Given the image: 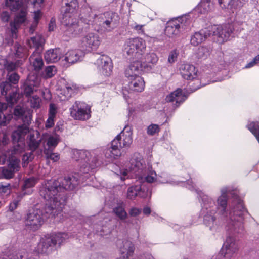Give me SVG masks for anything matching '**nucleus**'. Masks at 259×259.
<instances>
[{
	"mask_svg": "<svg viewBox=\"0 0 259 259\" xmlns=\"http://www.w3.org/2000/svg\"><path fill=\"white\" fill-rule=\"evenodd\" d=\"M221 194L217 203L221 219L226 223V228L232 233H241L245 216L248 213L242 201L228 187L221 189Z\"/></svg>",
	"mask_w": 259,
	"mask_h": 259,
	"instance_id": "obj_1",
	"label": "nucleus"
},
{
	"mask_svg": "<svg viewBox=\"0 0 259 259\" xmlns=\"http://www.w3.org/2000/svg\"><path fill=\"white\" fill-rule=\"evenodd\" d=\"M80 181V177L78 174L65 176L60 181L50 180L40 188L39 193L47 201L52 202L56 205L58 210H62L66 200L65 190H74Z\"/></svg>",
	"mask_w": 259,
	"mask_h": 259,
	"instance_id": "obj_2",
	"label": "nucleus"
},
{
	"mask_svg": "<svg viewBox=\"0 0 259 259\" xmlns=\"http://www.w3.org/2000/svg\"><path fill=\"white\" fill-rule=\"evenodd\" d=\"M28 134L26 143L29 149L31 151L29 153L23 155L22 158L23 166H26L30 161L34 157L33 152L35 151L43 141L42 135L40 136V133L37 130H30L27 125L19 126L12 134V138L14 141H18L24 139L26 134Z\"/></svg>",
	"mask_w": 259,
	"mask_h": 259,
	"instance_id": "obj_3",
	"label": "nucleus"
},
{
	"mask_svg": "<svg viewBox=\"0 0 259 259\" xmlns=\"http://www.w3.org/2000/svg\"><path fill=\"white\" fill-rule=\"evenodd\" d=\"M5 6L12 12L19 11L14 20L10 23V29L7 32V36L5 38L6 43L12 45L13 39L17 37L18 29L26 19L27 9L23 5L22 0H5Z\"/></svg>",
	"mask_w": 259,
	"mask_h": 259,
	"instance_id": "obj_4",
	"label": "nucleus"
},
{
	"mask_svg": "<svg viewBox=\"0 0 259 259\" xmlns=\"http://www.w3.org/2000/svg\"><path fill=\"white\" fill-rule=\"evenodd\" d=\"M58 208L54 203L48 201L42 209L35 208L30 210L25 219L26 226L33 231L38 230L46 219L55 217L62 211L61 210H58Z\"/></svg>",
	"mask_w": 259,
	"mask_h": 259,
	"instance_id": "obj_5",
	"label": "nucleus"
},
{
	"mask_svg": "<svg viewBox=\"0 0 259 259\" xmlns=\"http://www.w3.org/2000/svg\"><path fill=\"white\" fill-rule=\"evenodd\" d=\"M133 142L131 127L124 128L111 141L110 147L105 151V156L108 158L120 156L125 149H128Z\"/></svg>",
	"mask_w": 259,
	"mask_h": 259,
	"instance_id": "obj_6",
	"label": "nucleus"
},
{
	"mask_svg": "<svg viewBox=\"0 0 259 259\" xmlns=\"http://www.w3.org/2000/svg\"><path fill=\"white\" fill-rule=\"evenodd\" d=\"M66 9L63 15L62 23L65 26L64 35L69 37H74L83 33V27L72 18V14L78 7L77 0H68L65 3Z\"/></svg>",
	"mask_w": 259,
	"mask_h": 259,
	"instance_id": "obj_7",
	"label": "nucleus"
},
{
	"mask_svg": "<svg viewBox=\"0 0 259 259\" xmlns=\"http://www.w3.org/2000/svg\"><path fill=\"white\" fill-rule=\"evenodd\" d=\"M72 158L80 164L81 172L88 174L91 169H94L100 164V160L94 152L84 150L74 149L72 150Z\"/></svg>",
	"mask_w": 259,
	"mask_h": 259,
	"instance_id": "obj_8",
	"label": "nucleus"
},
{
	"mask_svg": "<svg viewBox=\"0 0 259 259\" xmlns=\"http://www.w3.org/2000/svg\"><path fill=\"white\" fill-rule=\"evenodd\" d=\"M143 71V65L141 62L133 61L125 70V75L128 79L130 90L142 92L145 86L144 81L139 74Z\"/></svg>",
	"mask_w": 259,
	"mask_h": 259,
	"instance_id": "obj_9",
	"label": "nucleus"
},
{
	"mask_svg": "<svg viewBox=\"0 0 259 259\" xmlns=\"http://www.w3.org/2000/svg\"><path fill=\"white\" fill-rule=\"evenodd\" d=\"M202 201V212L204 215V223L211 230H215L218 228V223L216 220L214 214L215 210L212 209L214 207V202L207 195H204L201 191L197 192Z\"/></svg>",
	"mask_w": 259,
	"mask_h": 259,
	"instance_id": "obj_10",
	"label": "nucleus"
},
{
	"mask_svg": "<svg viewBox=\"0 0 259 259\" xmlns=\"http://www.w3.org/2000/svg\"><path fill=\"white\" fill-rule=\"evenodd\" d=\"M68 238L66 233H57L42 237L38 244V250L42 254H48L54 249L56 244L60 245Z\"/></svg>",
	"mask_w": 259,
	"mask_h": 259,
	"instance_id": "obj_11",
	"label": "nucleus"
},
{
	"mask_svg": "<svg viewBox=\"0 0 259 259\" xmlns=\"http://www.w3.org/2000/svg\"><path fill=\"white\" fill-rule=\"evenodd\" d=\"M146 44L140 38H130L124 45V53L129 59H139L145 52Z\"/></svg>",
	"mask_w": 259,
	"mask_h": 259,
	"instance_id": "obj_12",
	"label": "nucleus"
},
{
	"mask_svg": "<svg viewBox=\"0 0 259 259\" xmlns=\"http://www.w3.org/2000/svg\"><path fill=\"white\" fill-rule=\"evenodd\" d=\"M210 37H213V39L219 44H222L227 41L233 32L231 25H213L208 26Z\"/></svg>",
	"mask_w": 259,
	"mask_h": 259,
	"instance_id": "obj_13",
	"label": "nucleus"
},
{
	"mask_svg": "<svg viewBox=\"0 0 259 259\" xmlns=\"http://www.w3.org/2000/svg\"><path fill=\"white\" fill-rule=\"evenodd\" d=\"M100 18L101 30L105 32H110L114 30L117 26L120 20L118 14L111 11L105 12Z\"/></svg>",
	"mask_w": 259,
	"mask_h": 259,
	"instance_id": "obj_14",
	"label": "nucleus"
},
{
	"mask_svg": "<svg viewBox=\"0 0 259 259\" xmlns=\"http://www.w3.org/2000/svg\"><path fill=\"white\" fill-rule=\"evenodd\" d=\"M180 74L182 77L188 80L194 81L196 85H190L192 91H195L200 88V81L198 79L197 70L193 65L183 64L179 68Z\"/></svg>",
	"mask_w": 259,
	"mask_h": 259,
	"instance_id": "obj_15",
	"label": "nucleus"
},
{
	"mask_svg": "<svg viewBox=\"0 0 259 259\" xmlns=\"http://www.w3.org/2000/svg\"><path fill=\"white\" fill-rule=\"evenodd\" d=\"M71 116L76 120H85L91 117L90 107L86 103L76 101L70 108Z\"/></svg>",
	"mask_w": 259,
	"mask_h": 259,
	"instance_id": "obj_16",
	"label": "nucleus"
},
{
	"mask_svg": "<svg viewBox=\"0 0 259 259\" xmlns=\"http://www.w3.org/2000/svg\"><path fill=\"white\" fill-rule=\"evenodd\" d=\"M238 245L235 239L232 237L226 238L225 242L216 259H231L238 251Z\"/></svg>",
	"mask_w": 259,
	"mask_h": 259,
	"instance_id": "obj_17",
	"label": "nucleus"
},
{
	"mask_svg": "<svg viewBox=\"0 0 259 259\" xmlns=\"http://www.w3.org/2000/svg\"><path fill=\"white\" fill-rule=\"evenodd\" d=\"M101 43L98 34L95 33H89L82 38L80 46L88 52L97 49Z\"/></svg>",
	"mask_w": 259,
	"mask_h": 259,
	"instance_id": "obj_18",
	"label": "nucleus"
},
{
	"mask_svg": "<svg viewBox=\"0 0 259 259\" xmlns=\"http://www.w3.org/2000/svg\"><path fill=\"white\" fill-rule=\"evenodd\" d=\"M20 161L14 157L9 162L7 166L0 167V172L2 179H10L14 177L15 173L20 168Z\"/></svg>",
	"mask_w": 259,
	"mask_h": 259,
	"instance_id": "obj_19",
	"label": "nucleus"
},
{
	"mask_svg": "<svg viewBox=\"0 0 259 259\" xmlns=\"http://www.w3.org/2000/svg\"><path fill=\"white\" fill-rule=\"evenodd\" d=\"M1 94L5 96L8 104L12 106L17 101L18 95L16 90L12 88V85L8 82H3L1 84Z\"/></svg>",
	"mask_w": 259,
	"mask_h": 259,
	"instance_id": "obj_20",
	"label": "nucleus"
},
{
	"mask_svg": "<svg viewBox=\"0 0 259 259\" xmlns=\"http://www.w3.org/2000/svg\"><path fill=\"white\" fill-rule=\"evenodd\" d=\"M144 161L141 156H134L130 160V171L136 176L143 178L146 169Z\"/></svg>",
	"mask_w": 259,
	"mask_h": 259,
	"instance_id": "obj_21",
	"label": "nucleus"
},
{
	"mask_svg": "<svg viewBox=\"0 0 259 259\" xmlns=\"http://www.w3.org/2000/svg\"><path fill=\"white\" fill-rule=\"evenodd\" d=\"M96 64L101 72L105 76H109L112 71V61L107 55H101L97 59Z\"/></svg>",
	"mask_w": 259,
	"mask_h": 259,
	"instance_id": "obj_22",
	"label": "nucleus"
},
{
	"mask_svg": "<svg viewBox=\"0 0 259 259\" xmlns=\"http://www.w3.org/2000/svg\"><path fill=\"white\" fill-rule=\"evenodd\" d=\"M39 80L35 77H29L21 87L23 94L26 97L29 98L38 90Z\"/></svg>",
	"mask_w": 259,
	"mask_h": 259,
	"instance_id": "obj_23",
	"label": "nucleus"
},
{
	"mask_svg": "<svg viewBox=\"0 0 259 259\" xmlns=\"http://www.w3.org/2000/svg\"><path fill=\"white\" fill-rule=\"evenodd\" d=\"M187 98L181 89H177L176 90L171 92L165 97V101L167 102H171L175 103L173 105V107L176 109L180 106Z\"/></svg>",
	"mask_w": 259,
	"mask_h": 259,
	"instance_id": "obj_24",
	"label": "nucleus"
},
{
	"mask_svg": "<svg viewBox=\"0 0 259 259\" xmlns=\"http://www.w3.org/2000/svg\"><path fill=\"white\" fill-rule=\"evenodd\" d=\"M14 116L18 120L20 119L24 123L23 125H29L31 123V115L30 111L21 106H17L14 110Z\"/></svg>",
	"mask_w": 259,
	"mask_h": 259,
	"instance_id": "obj_25",
	"label": "nucleus"
},
{
	"mask_svg": "<svg viewBox=\"0 0 259 259\" xmlns=\"http://www.w3.org/2000/svg\"><path fill=\"white\" fill-rule=\"evenodd\" d=\"M113 212L121 222L127 225L133 223V219H127L128 214L125 210V205L123 203L115 206L113 209Z\"/></svg>",
	"mask_w": 259,
	"mask_h": 259,
	"instance_id": "obj_26",
	"label": "nucleus"
},
{
	"mask_svg": "<svg viewBox=\"0 0 259 259\" xmlns=\"http://www.w3.org/2000/svg\"><path fill=\"white\" fill-rule=\"evenodd\" d=\"M42 138L44 142H46V145H44V147L46 146L47 149L51 151L54 150L60 141V137L57 134L50 135L44 133L42 134Z\"/></svg>",
	"mask_w": 259,
	"mask_h": 259,
	"instance_id": "obj_27",
	"label": "nucleus"
},
{
	"mask_svg": "<svg viewBox=\"0 0 259 259\" xmlns=\"http://www.w3.org/2000/svg\"><path fill=\"white\" fill-rule=\"evenodd\" d=\"M178 21H169L165 29V33L169 37L175 38L179 35L181 30L179 28Z\"/></svg>",
	"mask_w": 259,
	"mask_h": 259,
	"instance_id": "obj_28",
	"label": "nucleus"
},
{
	"mask_svg": "<svg viewBox=\"0 0 259 259\" xmlns=\"http://www.w3.org/2000/svg\"><path fill=\"white\" fill-rule=\"evenodd\" d=\"M29 62L35 71L38 72L41 70L44 66V61L41 52H34L29 58Z\"/></svg>",
	"mask_w": 259,
	"mask_h": 259,
	"instance_id": "obj_29",
	"label": "nucleus"
},
{
	"mask_svg": "<svg viewBox=\"0 0 259 259\" xmlns=\"http://www.w3.org/2000/svg\"><path fill=\"white\" fill-rule=\"evenodd\" d=\"M84 55V53L80 50H72L66 53L65 60L68 63L73 64L81 60Z\"/></svg>",
	"mask_w": 259,
	"mask_h": 259,
	"instance_id": "obj_30",
	"label": "nucleus"
},
{
	"mask_svg": "<svg viewBox=\"0 0 259 259\" xmlns=\"http://www.w3.org/2000/svg\"><path fill=\"white\" fill-rule=\"evenodd\" d=\"M208 37H210V33L208 31V27L204 30H201L199 32H196L191 37V43L193 46H196L205 41Z\"/></svg>",
	"mask_w": 259,
	"mask_h": 259,
	"instance_id": "obj_31",
	"label": "nucleus"
},
{
	"mask_svg": "<svg viewBox=\"0 0 259 259\" xmlns=\"http://www.w3.org/2000/svg\"><path fill=\"white\" fill-rule=\"evenodd\" d=\"M119 248L120 251L124 257L129 259L130 257L133 255L135 246L132 242L128 240H124L122 241V246Z\"/></svg>",
	"mask_w": 259,
	"mask_h": 259,
	"instance_id": "obj_32",
	"label": "nucleus"
},
{
	"mask_svg": "<svg viewBox=\"0 0 259 259\" xmlns=\"http://www.w3.org/2000/svg\"><path fill=\"white\" fill-rule=\"evenodd\" d=\"M61 57L59 49L55 48L48 50L45 55V59L47 62L54 63L57 62Z\"/></svg>",
	"mask_w": 259,
	"mask_h": 259,
	"instance_id": "obj_33",
	"label": "nucleus"
},
{
	"mask_svg": "<svg viewBox=\"0 0 259 259\" xmlns=\"http://www.w3.org/2000/svg\"><path fill=\"white\" fill-rule=\"evenodd\" d=\"M44 43V39L40 35H36L34 37H31L30 40H28V45L30 48H35L34 52H41V46Z\"/></svg>",
	"mask_w": 259,
	"mask_h": 259,
	"instance_id": "obj_34",
	"label": "nucleus"
},
{
	"mask_svg": "<svg viewBox=\"0 0 259 259\" xmlns=\"http://www.w3.org/2000/svg\"><path fill=\"white\" fill-rule=\"evenodd\" d=\"M14 53L15 57L19 58L25 59L28 56L27 50L26 47L16 42L14 47Z\"/></svg>",
	"mask_w": 259,
	"mask_h": 259,
	"instance_id": "obj_35",
	"label": "nucleus"
},
{
	"mask_svg": "<svg viewBox=\"0 0 259 259\" xmlns=\"http://www.w3.org/2000/svg\"><path fill=\"white\" fill-rule=\"evenodd\" d=\"M144 61H139L140 62H141L142 65H143V69L146 67H149L150 65H148V64H152L153 65L155 64L158 61V58L154 53H150L147 54L144 57ZM137 61H139L137 60Z\"/></svg>",
	"mask_w": 259,
	"mask_h": 259,
	"instance_id": "obj_36",
	"label": "nucleus"
},
{
	"mask_svg": "<svg viewBox=\"0 0 259 259\" xmlns=\"http://www.w3.org/2000/svg\"><path fill=\"white\" fill-rule=\"evenodd\" d=\"M23 63V61L22 60H18L15 62L11 61H6L4 64L5 69L9 71H12L15 70L17 67L20 66Z\"/></svg>",
	"mask_w": 259,
	"mask_h": 259,
	"instance_id": "obj_37",
	"label": "nucleus"
},
{
	"mask_svg": "<svg viewBox=\"0 0 259 259\" xmlns=\"http://www.w3.org/2000/svg\"><path fill=\"white\" fill-rule=\"evenodd\" d=\"M13 141L14 142H17V144L14 146L12 153L13 154L18 155L22 153L25 149L24 140H21L17 141L13 140Z\"/></svg>",
	"mask_w": 259,
	"mask_h": 259,
	"instance_id": "obj_38",
	"label": "nucleus"
},
{
	"mask_svg": "<svg viewBox=\"0 0 259 259\" xmlns=\"http://www.w3.org/2000/svg\"><path fill=\"white\" fill-rule=\"evenodd\" d=\"M247 127L255 136L259 142V122H252L247 125Z\"/></svg>",
	"mask_w": 259,
	"mask_h": 259,
	"instance_id": "obj_39",
	"label": "nucleus"
},
{
	"mask_svg": "<svg viewBox=\"0 0 259 259\" xmlns=\"http://www.w3.org/2000/svg\"><path fill=\"white\" fill-rule=\"evenodd\" d=\"M174 20L179 21V28L181 30L185 29L186 27L190 24V20L186 16L179 17Z\"/></svg>",
	"mask_w": 259,
	"mask_h": 259,
	"instance_id": "obj_40",
	"label": "nucleus"
},
{
	"mask_svg": "<svg viewBox=\"0 0 259 259\" xmlns=\"http://www.w3.org/2000/svg\"><path fill=\"white\" fill-rule=\"evenodd\" d=\"M139 189L140 186L138 185L130 187L127 190V198L130 199L135 198L136 196H138Z\"/></svg>",
	"mask_w": 259,
	"mask_h": 259,
	"instance_id": "obj_41",
	"label": "nucleus"
},
{
	"mask_svg": "<svg viewBox=\"0 0 259 259\" xmlns=\"http://www.w3.org/2000/svg\"><path fill=\"white\" fill-rule=\"evenodd\" d=\"M41 101V99L37 95L33 96L29 99L31 107L34 109L40 108Z\"/></svg>",
	"mask_w": 259,
	"mask_h": 259,
	"instance_id": "obj_42",
	"label": "nucleus"
},
{
	"mask_svg": "<svg viewBox=\"0 0 259 259\" xmlns=\"http://www.w3.org/2000/svg\"><path fill=\"white\" fill-rule=\"evenodd\" d=\"M53 151L47 149L46 146H44V153L47 159H50L54 162L57 161L59 159V154L55 153H52Z\"/></svg>",
	"mask_w": 259,
	"mask_h": 259,
	"instance_id": "obj_43",
	"label": "nucleus"
},
{
	"mask_svg": "<svg viewBox=\"0 0 259 259\" xmlns=\"http://www.w3.org/2000/svg\"><path fill=\"white\" fill-rule=\"evenodd\" d=\"M12 118V115L11 114L6 115L3 113H0V126H6Z\"/></svg>",
	"mask_w": 259,
	"mask_h": 259,
	"instance_id": "obj_44",
	"label": "nucleus"
},
{
	"mask_svg": "<svg viewBox=\"0 0 259 259\" xmlns=\"http://www.w3.org/2000/svg\"><path fill=\"white\" fill-rule=\"evenodd\" d=\"M200 6L205 11L208 12L212 10L213 8V4L210 0H202L200 4Z\"/></svg>",
	"mask_w": 259,
	"mask_h": 259,
	"instance_id": "obj_45",
	"label": "nucleus"
},
{
	"mask_svg": "<svg viewBox=\"0 0 259 259\" xmlns=\"http://www.w3.org/2000/svg\"><path fill=\"white\" fill-rule=\"evenodd\" d=\"M11 188L10 184L0 185V194L3 196L9 195L11 193Z\"/></svg>",
	"mask_w": 259,
	"mask_h": 259,
	"instance_id": "obj_46",
	"label": "nucleus"
},
{
	"mask_svg": "<svg viewBox=\"0 0 259 259\" xmlns=\"http://www.w3.org/2000/svg\"><path fill=\"white\" fill-rule=\"evenodd\" d=\"M151 195V192L149 191V190L145 188L144 186H140V189L138 190V196L141 198H146Z\"/></svg>",
	"mask_w": 259,
	"mask_h": 259,
	"instance_id": "obj_47",
	"label": "nucleus"
},
{
	"mask_svg": "<svg viewBox=\"0 0 259 259\" xmlns=\"http://www.w3.org/2000/svg\"><path fill=\"white\" fill-rule=\"evenodd\" d=\"M22 253L14 252L10 254H4L0 259H23Z\"/></svg>",
	"mask_w": 259,
	"mask_h": 259,
	"instance_id": "obj_48",
	"label": "nucleus"
},
{
	"mask_svg": "<svg viewBox=\"0 0 259 259\" xmlns=\"http://www.w3.org/2000/svg\"><path fill=\"white\" fill-rule=\"evenodd\" d=\"M219 4L223 9H233V0H218Z\"/></svg>",
	"mask_w": 259,
	"mask_h": 259,
	"instance_id": "obj_49",
	"label": "nucleus"
},
{
	"mask_svg": "<svg viewBox=\"0 0 259 259\" xmlns=\"http://www.w3.org/2000/svg\"><path fill=\"white\" fill-rule=\"evenodd\" d=\"M159 127L157 124H152L148 126L147 133L148 135L153 136L159 131Z\"/></svg>",
	"mask_w": 259,
	"mask_h": 259,
	"instance_id": "obj_50",
	"label": "nucleus"
},
{
	"mask_svg": "<svg viewBox=\"0 0 259 259\" xmlns=\"http://www.w3.org/2000/svg\"><path fill=\"white\" fill-rule=\"evenodd\" d=\"M36 183V181L34 178H30L25 181V183L22 187L23 191H24L25 189L31 188L33 187Z\"/></svg>",
	"mask_w": 259,
	"mask_h": 259,
	"instance_id": "obj_51",
	"label": "nucleus"
},
{
	"mask_svg": "<svg viewBox=\"0 0 259 259\" xmlns=\"http://www.w3.org/2000/svg\"><path fill=\"white\" fill-rule=\"evenodd\" d=\"M57 70L55 66H48L46 69V76L47 77L51 78L56 73Z\"/></svg>",
	"mask_w": 259,
	"mask_h": 259,
	"instance_id": "obj_52",
	"label": "nucleus"
},
{
	"mask_svg": "<svg viewBox=\"0 0 259 259\" xmlns=\"http://www.w3.org/2000/svg\"><path fill=\"white\" fill-rule=\"evenodd\" d=\"M57 106L55 104L50 103L49 109V116L55 117L57 113Z\"/></svg>",
	"mask_w": 259,
	"mask_h": 259,
	"instance_id": "obj_53",
	"label": "nucleus"
},
{
	"mask_svg": "<svg viewBox=\"0 0 259 259\" xmlns=\"http://www.w3.org/2000/svg\"><path fill=\"white\" fill-rule=\"evenodd\" d=\"M210 54L209 50L206 47H201L199 48L198 54L201 58H205Z\"/></svg>",
	"mask_w": 259,
	"mask_h": 259,
	"instance_id": "obj_54",
	"label": "nucleus"
},
{
	"mask_svg": "<svg viewBox=\"0 0 259 259\" xmlns=\"http://www.w3.org/2000/svg\"><path fill=\"white\" fill-rule=\"evenodd\" d=\"M141 213V209L137 207H132L128 211V213L131 217L138 216Z\"/></svg>",
	"mask_w": 259,
	"mask_h": 259,
	"instance_id": "obj_55",
	"label": "nucleus"
},
{
	"mask_svg": "<svg viewBox=\"0 0 259 259\" xmlns=\"http://www.w3.org/2000/svg\"><path fill=\"white\" fill-rule=\"evenodd\" d=\"M156 179V174L155 171H150V174L145 177V180L148 183H152Z\"/></svg>",
	"mask_w": 259,
	"mask_h": 259,
	"instance_id": "obj_56",
	"label": "nucleus"
},
{
	"mask_svg": "<svg viewBox=\"0 0 259 259\" xmlns=\"http://www.w3.org/2000/svg\"><path fill=\"white\" fill-rule=\"evenodd\" d=\"M19 79V77L16 73H13L9 76V82L14 84L18 83Z\"/></svg>",
	"mask_w": 259,
	"mask_h": 259,
	"instance_id": "obj_57",
	"label": "nucleus"
},
{
	"mask_svg": "<svg viewBox=\"0 0 259 259\" xmlns=\"http://www.w3.org/2000/svg\"><path fill=\"white\" fill-rule=\"evenodd\" d=\"M41 95L45 100H49L51 98V95L49 89L46 88L45 89L40 90Z\"/></svg>",
	"mask_w": 259,
	"mask_h": 259,
	"instance_id": "obj_58",
	"label": "nucleus"
},
{
	"mask_svg": "<svg viewBox=\"0 0 259 259\" xmlns=\"http://www.w3.org/2000/svg\"><path fill=\"white\" fill-rule=\"evenodd\" d=\"M178 56V54L176 52V50H173L170 52L168 58V61L170 63H174L177 59Z\"/></svg>",
	"mask_w": 259,
	"mask_h": 259,
	"instance_id": "obj_59",
	"label": "nucleus"
},
{
	"mask_svg": "<svg viewBox=\"0 0 259 259\" xmlns=\"http://www.w3.org/2000/svg\"><path fill=\"white\" fill-rule=\"evenodd\" d=\"M247 1V0H233V9L242 7Z\"/></svg>",
	"mask_w": 259,
	"mask_h": 259,
	"instance_id": "obj_60",
	"label": "nucleus"
},
{
	"mask_svg": "<svg viewBox=\"0 0 259 259\" xmlns=\"http://www.w3.org/2000/svg\"><path fill=\"white\" fill-rule=\"evenodd\" d=\"M1 18L2 21L5 22H8L10 19V14L7 11H3L1 14Z\"/></svg>",
	"mask_w": 259,
	"mask_h": 259,
	"instance_id": "obj_61",
	"label": "nucleus"
},
{
	"mask_svg": "<svg viewBox=\"0 0 259 259\" xmlns=\"http://www.w3.org/2000/svg\"><path fill=\"white\" fill-rule=\"evenodd\" d=\"M54 118L55 117L49 116L45 124V126L47 128H50L54 125Z\"/></svg>",
	"mask_w": 259,
	"mask_h": 259,
	"instance_id": "obj_62",
	"label": "nucleus"
},
{
	"mask_svg": "<svg viewBox=\"0 0 259 259\" xmlns=\"http://www.w3.org/2000/svg\"><path fill=\"white\" fill-rule=\"evenodd\" d=\"M143 26L144 25H138L136 24L131 26L132 28L136 30L139 33L141 34L144 33V30L143 29Z\"/></svg>",
	"mask_w": 259,
	"mask_h": 259,
	"instance_id": "obj_63",
	"label": "nucleus"
},
{
	"mask_svg": "<svg viewBox=\"0 0 259 259\" xmlns=\"http://www.w3.org/2000/svg\"><path fill=\"white\" fill-rule=\"evenodd\" d=\"M42 13L40 10H37L34 12V22H37L38 23L39 20L41 18Z\"/></svg>",
	"mask_w": 259,
	"mask_h": 259,
	"instance_id": "obj_64",
	"label": "nucleus"
}]
</instances>
